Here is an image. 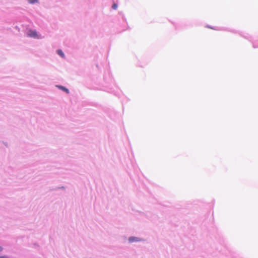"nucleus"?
Masks as SVG:
<instances>
[{
	"mask_svg": "<svg viewBox=\"0 0 258 258\" xmlns=\"http://www.w3.org/2000/svg\"><path fill=\"white\" fill-rule=\"evenodd\" d=\"M28 36L33 38H38L36 31L29 30L28 32Z\"/></svg>",
	"mask_w": 258,
	"mask_h": 258,
	"instance_id": "obj_1",
	"label": "nucleus"
},
{
	"mask_svg": "<svg viewBox=\"0 0 258 258\" xmlns=\"http://www.w3.org/2000/svg\"><path fill=\"white\" fill-rule=\"evenodd\" d=\"M141 240H142L141 239L136 237H131L128 238V241L131 243L134 242L140 241Z\"/></svg>",
	"mask_w": 258,
	"mask_h": 258,
	"instance_id": "obj_2",
	"label": "nucleus"
},
{
	"mask_svg": "<svg viewBox=\"0 0 258 258\" xmlns=\"http://www.w3.org/2000/svg\"><path fill=\"white\" fill-rule=\"evenodd\" d=\"M57 87L58 88H59L60 89H61V90L66 92L67 93H68V94L69 93V90L66 87L62 86H57Z\"/></svg>",
	"mask_w": 258,
	"mask_h": 258,
	"instance_id": "obj_3",
	"label": "nucleus"
},
{
	"mask_svg": "<svg viewBox=\"0 0 258 258\" xmlns=\"http://www.w3.org/2000/svg\"><path fill=\"white\" fill-rule=\"evenodd\" d=\"M57 52L58 54H59L62 57H64V54L61 50H60V49L57 50Z\"/></svg>",
	"mask_w": 258,
	"mask_h": 258,
	"instance_id": "obj_4",
	"label": "nucleus"
},
{
	"mask_svg": "<svg viewBox=\"0 0 258 258\" xmlns=\"http://www.w3.org/2000/svg\"><path fill=\"white\" fill-rule=\"evenodd\" d=\"M30 4H34L38 2V0H28Z\"/></svg>",
	"mask_w": 258,
	"mask_h": 258,
	"instance_id": "obj_5",
	"label": "nucleus"
},
{
	"mask_svg": "<svg viewBox=\"0 0 258 258\" xmlns=\"http://www.w3.org/2000/svg\"><path fill=\"white\" fill-rule=\"evenodd\" d=\"M112 9H114V10H116V9H117V4H114L112 5Z\"/></svg>",
	"mask_w": 258,
	"mask_h": 258,
	"instance_id": "obj_6",
	"label": "nucleus"
},
{
	"mask_svg": "<svg viewBox=\"0 0 258 258\" xmlns=\"http://www.w3.org/2000/svg\"><path fill=\"white\" fill-rule=\"evenodd\" d=\"M3 249V248L2 246L0 245V252L2 251Z\"/></svg>",
	"mask_w": 258,
	"mask_h": 258,
	"instance_id": "obj_7",
	"label": "nucleus"
}]
</instances>
